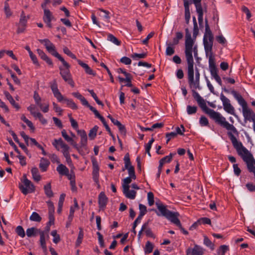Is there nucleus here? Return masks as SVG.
<instances>
[{
    "label": "nucleus",
    "mask_w": 255,
    "mask_h": 255,
    "mask_svg": "<svg viewBox=\"0 0 255 255\" xmlns=\"http://www.w3.org/2000/svg\"><path fill=\"white\" fill-rule=\"evenodd\" d=\"M197 103L202 110L206 114L208 115L210 118L214 120L216 123L226 128L227 130H231L235 134H238V131L235 127L233 125L227 122L225 118L222 116L219 113L216 112L213 110L209 108L207 106L203 99L201 100L200 102Z\"/></svg>",
    "instance_id": "1"
},
{
    "label": "nucleus",
    "mask_w": 255,
    "mask_h": 255,
    "mask_svg": "<svg viewBox=\"0 0 255 255\" xmlns=\"http://www.w3.org/2000/svg\"><path fill=\"white\" fill-rule=\"evenodd\" d=\"M185 31V55L187 63L189 65V69L191 66L192 67V64H194L193 57H197L198 55V47L197 45L194 46V41L192 39L191 34L188 28H186Z\"/></svg>",
    "instance_id": "2"
},
{
    "label": "nucleus",
    "mask_w": 255,
    "mask_h": 255,
    "mask_svg": "<svg viewBox=\"0 0 255 255\" xmlns=\"http://www.w3.org/2000/svg\"><path fill=\"white\" fill-rule=\"evenodd\" d=\"M39 41L41 43H44V45L47 51L53 56L58 58L63 64L65 68L61 66L59 67L60 74L62 75H68L70 73V65L64 60V59L56 51L54 45L50 42L48 39H40Z\"/></svg>",
    "instance_id": "3"
},
{
    "label": "nucleus",
    "mask_w": 255,
    "mask_h": 255,
    "mask_svg": "<svg viewBox=\"0 0 255 255\" xmlns=\"http://www.w3.org/2000/svg\"><path fill=\"white\" fill-rule=\"evenodd\" d=\"M187 75L188 83L191 88L194 89H200V73L197 68L195 70V79L194 78V64H192V67L189 69V65L187 66Z\"/></svg>",
    "instance_id": "4"
},
{
    "label": "nucleus",
    "mask_w": 255,
    "mask_h": 255,
    "mask_svg": "<svg viewBox=\"0 0 255 255\" xmlns=\"http://www.w3.org/2000/svg\"><path fill=\"white\" fill-rule=\"evenodd\" d=\"M155 205L160 213H159L156 210L153 209L152 210L155 211L156 214L158 216H164L166 219L170 220L171 222H172L173 220H175V219L179 216V214L178 212H171V211L166 209V206L163 205L162 203L156 202Z\"/></svg>",
    "instance_id": "5"
},
{
    "label": "nucleus",
    "mask_w": 255,
    "mask_h": 255,
    "mask_svg": "<svg viewBox=\"0 0 255 255\" xmlns=\"http://www.w3.org/2000/svg\"><path fill=\"white\" fill-rule=\"evenodd\" d=\"M228 134L232 141L234 147L236 149L238 154L240 155L242 158L243 157V156L247 155L250 153L249 150L243 146L242 143L238 141L236 137L231 132H228Z\"/></svg>",
    "instance_id": "6"
},
{
    "label": "nucleus",
    "mask_w": 255,
    "mask_h": 255,
    "mask_svg": "<svg viewBox=\"0 0 255 255\" xmlns=\"http://www.w3.org/2000/svg\"><path fill=\"white\" fill-rule=\"evenodd\" d=\"M209 69L211 76L215 79L217 82L222 86V82L220 77L218 74V69L216 67L215 59L212 56V53L210 55L209 58Z\"/></svg>",
    "instance_id": "7"
},
{
    "label": "nucleus",
    "mask_w": 255,
    "mask_h": 255,
    "mask_svg": "<svg viewBox=\"0 0 255 255\" xmlns=\"http://www.w3.org/2000/svg\"><path fill=\"white\" fill-rule=\"evenodd\" d=\"M23 185H19V188L24 195H27L28 193H32L34 191L35 187L33 183L28 180L26 174L23 175Z\"/></svg>",
    "instance_id": "8"
},
{
    "label": "nucleus",
    "mask_w": 255,
    "mask_h": 255,
    "mask_svg": "<svg viewBox=\"0 0 255 255\" xmlns=\"http://www.w3.org/2000/svg\"><path fill=\"white\" fill-rule=\"evenodd\" d=\"M243 160L246 163L248 169L250 172L255 175V160L253 155L250 152L243 156Z\"/></svg>",
    "instance_id": "9"
},
{
    "label": "nucleus",
    "mask_w": 255,
    "mask_h": 255,
    "mask_svg": "<svg viewBox=\"0 0 255 255\" xmlns=\"http://www.w3.org/2000/svg\"><path fill=\"white\" fill-rule=\"evenodd\" d=\"M48 2H44L42 3L41 7L44 9V15L43 17V21L47 24V25L49 28H52L51 20L54 19V17L52 15V13L50 10L46 9V5Z\"/></svg>",
    "instance_id": "10"
},
{
    "label": "nucleus",
    "mask_w": 255,
    "mask_h": 255,
    "mask_svg": "<svg viewBox=\"0 0 255 255\" xmlns=\"http://www.w3.org/2000/svg\"><path fill=\"white\" fill-rule=\"evenodd\" d=\"M29 16H27L26 18L24 11H21L19 23L17 24L18 27L16 31L17 33H22L24 31L26 26L27 19H29Z\"/></svg>",
    "instance_id": "11"
},
{
    "label": "nucleus",
    "mask_w": 255,
    "mask_h": 255,
    "mask_svg": "<svg viewBox=\"0 0 255 255\" xmlns=\"http://www.w3.org/2000/svg\"><path fill=\"white\" fill-rule=\"evenodd\" d=\"M92 165H93V171H92V176L93 180L96 182V183L98 185V187L100 188V185L99 184V166L98 163V162L96 159L92 160Z\"/></svg>",
    "instance_id": "12"
},
{
    "label": "nucleus",
    "mask_w": 255,
    "mask_h": 255,
    "mask_svg": "<svg viewBox=\"0 0 255 255\" xmlns=\"http://www.w3.org/2000/svg\"><path fill=\"white\" fill-rule=\"evenodd\" d=\"M50 88L53 93L54 97L59 102H61L64 99L63 96L62 95L58 89V85L55 79L50 83Z\"/></svg>",
    "instance_id": "13"
},
{
    "label": "nucleus",
    "mask_w": 255,
    "mask_h": 255,
    "mask_svg": "<svg viewBox=\"0 0 255 255\" xmlns=\"http://www.w3.org/2000/svg\"><path fill=\"white\" fill-rule=\"evenodd\" d=\"M221 100L223 102L224 110L228 113L233 114L234 108L230 104V100L226 98L223 94L221 95Z\"/></svg>",
    "instance_id": "14"
},
{
    "label": "nucleus",
    "mask_w": 255,
    "mask_h": 255,
    "mask_svg": "<svg viewBox=\"0 0 255 255\" xmlns=\"http://www.w3.org/2000/svg\"><path fill=\"white\" fill-rule=\"evenodd\" d=\"M186 255L191 254V255H203L204 253V250L201 247L195 245L193 249L188 248L186 250Z\"/></svg>",
    "instance_id": "15"
},
{
    "label": "nucleus",
    "mask_w": 255,
    "mask_h": 255,
    "mask_svg": "<svg viewBox=\"0 0 255 255\" xmlns=\"http://www.w3.org/2000/svg\"><path fill=\"white\" fill-rule=\"evenodd\" d=\"M77 133L81 137L80 144L83 147L85 151H87V135L86 131L84 130L78 129Z\"/></svg>",
    "instance_id": "16"
},
{
    "label": "nucleus",
    "mask_w": 255,
    "mask_h": 255,
    "mask_svg": "<svg viewBox=\"0 0 255 255\" xmlns=\"http://www.w3.org/2000/svg\"><path fill=\"white\" fill-rule=\"evenodd\" d=\"M108 198L104 192H101L98 196V204L101 209H104L107 204Z\"/></svg>",
    "instance_id": "17"
},
{
    "label": "nucleus",
    "mask_w": 255,
    "mask_h": 255,
    "mask_svg": "<svg viewBox=\"0 0 255 255\" xmlns=\"http://www.w3.org/2000/svg\"><path fill=\"white\" fill-rule=\"evenodd\" d=\"M243 114L245 119L255 122V113L248 107L243 109Z\"/></svg>",
    "instance_id": "18"
},
{
    "label": "nucleus",
    "mask_w": 255,
    "mask_h": 255,
    "mask_svg": "<svg viewBox=\"0 0 255 255\" xmlns=\"http://www.w3.org/2000/svg\"><path fill=\"white\" fill-rule=\"evenodd\" d=\"M194 4L196 7V11L198 15H203L204 10L206 11V7L202 6L201 0H190Z\"/></svg>",
    "instance_id": "19"
},
{
    "label": "nucleus",
    "mask_w": 255,
    "mask_h": 255,
    "mask_svg": "<svg viewBox=\"0 0 255 255\" xmlns=\"http://www.w3.org/2000/svg\"><path fill=\"white\" fill-rule=\"evenodd\" d=\"M231 93L234 98L238 101L239 104L242 107L243 109L248 107L247 102L239 93L235 90L232 91Z\"/></svg>",
    "instance_id": "20"
},
{
    "label": "nucleus",
    "mask_w": 255,
    "mask_h": 255,
    "mask_svg": "<svg viewBox=\"0 0 255 255\" xmlns=\"http://www.w3.org/2000/svg\"><path fill=\"white\" fill-rule=\"evenodd\" d=\"M205 32L204 36L203 39H205L206 40L209 39V41H211L213 40L214 37L212 34V32L210 29L209 25L208 24V19L205 18Z\"/></svg>",
    "instance_id": "21"
},
{
    "label": "nucleus",
    "mask_w": 255,
    "mask_h": 255,
    "mask_svg": "<svg viewBox=\"0 0 255 255\" xmlns=\"http://www.w3.org/2000/svg\"><path fill=\"white\" fill-rule=\"evenodd\" d=\"M77 62L78 64L85 69V72L87 74L93 76L96 75V73L93 71V70L88 66V64L83 62L80 60H77Z\"/></svg>",
    "instance_id": "22"
},
{
    "label": "nucleus",
    "mask_w": 255,
    "mask_h": 255,
    "mask_svg": "<svg viewBox=\"0 0 255 255\" xmlns=\"http://www.w3.org/2000/svg\"><path fill=\"white\" fill-rule=\"evenodd\" d=\"M4 95L14 108L16 109L17 110H18L20 109V106L18 105V104L15 103L13 98H12L11 95L8 92L4 91Z\"/></svg>",
    "instance_id": "23"
},
{
    "label": "nucleus",
    "mask_w": 255,
    "mask_h": 255,
    "mask_svg": "<svg viewBox=\"0 0 255 255\" xmlns=\"http://www.w3.org/2000/svg\"><path fill=\"white\" fill-rule=\"evenodd\" d=\"M49 164L50 162L48 161V160L42 157L40 159V162L39 163V168H40L42 171L45 172L47 170Z\"/></svg>",
    "instance_id": "24"
},
{
    "label": "nucleus",
    "mask_w": 255,
    "mask_h": 255,
    "mask_svg": "<svg viewBox=\"0 0 255 255\" xmlns=\"http://www.w3.org/2000/svg\"><path fill=\"white\" fill-rule=\"evenodd\" d=\"M57 171L58 173L62 175H69V169L68 168L62 164H59L57 168Z\"/></svg>",
    "instance_id": "25"
},
{
    "label": "nucleus",
    "mask_w": 255,
    "mask_h": 255,
    "mask_svg": "<svg viewBox=\"0 0 255 255\" xmlns=\"http://www.w3.org/2000/svg\"><path fill=\"white\" fill-rule=\"evenodd\" d=\"M213 40L208 41V40L203 39V43L204 46L206 55H207L209 51L211 52L212 49Z\"/></svg>",
    "instance_id": "26"
},
{
    "label": "nucleus",
    "mask_w": 255,
    "mask_h": 255,
    "mask_svg": "<svg viewBox=\"0 0 255 255\" xmlns=\"http://www.w3.org/2000/svg\"><path fill=\"white\" fill-rule=\"evenodd\" d=\"M123 193L127 198L130 199H134L136 194L134 190H129V187H128V189L126 191L123 189Z\"/></svg>",
    "instance_id": "27"
},
{
    "label": "nucleus",
    "mask_w": 255,
    "mask_h": 255,
    "mask_svg": "<svg viewBox=\"0 0 255 255\" xmlns=\"http://www.w3.org/2000/svg\"><path fill=\"white\" fill-rule=\"evenodd\" d=\"M72 95L74 96L75 98H77L81 102L82 104L86 106L88 105L89 103L87 101V100L79 92H74L72 93Z\"/></svg>",
    "instance_id": "28"
},
{
    "label": "nucleus",
    "mask_w": 255,
    "mask_h": 255,
    "mask_svg": "<svg viewBox=\"0 0 255 255\" xmlns=\"http://www.w3.org/2000/svg\"><path fill=\"white\" fill-rule=\"evenodd\" d=\"M31 173L33 179L36 182H38L41 180V176L39 174V171L37 167H33L31 169Z\"/></svg>",
    "instance_id": "29"
},
{
    "label": "nucleus",
    "mask_w": 255,
    "mask_h": 255,
    "mask_svg": "<svg viewBox=\"0 0 255 255\" xmlns=\"http://www.w3.org/2000/svg\"><path fill=\"white\" fill-rule=\"evenodd\" d=\"M44 190L45 195L49 198H51L53 196V193L51 190V183H47L44 186Z\"/></svg>",
    "instance_id": "30"
},
{
    "label": "nucleus",
    "mask_w": 255,
    "mask_h": 255,
    "mask_svg": "<svg viewBox=\"0 0 255 255\" xmlns=\"http://www.w3.org/2000/svg\"><path fill=\"white\" fill-rule=\"evenodd\" d=\"M183 38V34L181 32H177L175 33V36L172 40V45H176L179 44V41Z\"/></svg>",
    "instance_id": "31"
},
{
    "label": "nucleus",
    "mask_w": 255,
    "mask_h": 255,
    "mask_svg": "<svg viewBox=\"0 0 255 255\" xmlns=\"http://www.w3.org/2000/svg\"><path fill=\"white\" fill-rule=\"evenodd\" d=\"M40 234V245L42 248L43 249L44 251L47 250V247L46 246L45 239V234L43 231H41L39 232Z\"/></svg>",
    "instance_id": "32"
},
{
    "label": "nucleus",
    "mask_w": 255,
    "mask_h": 255,
    "mask_svg": "<svg viewBox=\"0 0 255 255\" xmlns=\"http://www.w3.org/2000/svg\"><path fill=\"white\" fill-rule=\"evenodd\" d=\"M62 78L65 81V82H67L68 84H69L72 87H74L75 86L74 82L73 81L72 75L71 74L62 75Z\"/></svg>",
    "instance_id": "33"
},
{
    "label": "nucleus",
    "mask_w": 255,
    "mask_h": 255,
    "mask_svg": "<svg viewBox=\"0 0 255 255\" xmlns=\"http://www.w3.org/2000/svg\"><path fill=\"white\" fill-rule=\"evenodd\" d=\"M167 47L166 49L165 53L167 56H171L175 53L174 48L173 47L174 45H172L171 43H167Z\"/></svg>",
    "instance_id": "34"
},
{
    "label": "nucleus",
    "mask_w": 255,
    "mask_h": 255,
    "mask_svg": "<svg viewBox=\"0 0 255 255\" xmlns=\"http://www.w3.org/2000/svg\"><path fill=\"white\" fill-rule=\"evenodd\" d=\"M172 223L174 224L176 226L179 227V228L180 229V230L182 232V233L184 235H188V232L187 231L185 230L182 226V225L181 224V222L178 217H177L175 220H173V221L172 222Z\"/></svg>",
    "instance_id": "35"
},
{
    "label": "nucleus",
    "mask_w": 255,
    "mask_h": 255,
    "mask_svg": "<svg viewBox=\"0 0 255 255\" xmlns=\"http://www.w3.org/2000/svg\"><path fill=\"white\" fill-rule=\"evenodd\" d=\"M70 143L71 144V145H72L73 146V147L75 149H76L78 150V152L80 154H81V155L85 154V153L86 151H85L84 149L83 148V147H82L81 145H80V146H79L78 145V144H77V143L76 142H75L73 139V141H70Z\"/></svg>",
    "instance_id": "36"
},
{
    "label": "nucleus",
    "mask_w": 255,
    "mask_h": 255,
    "mask_svg": "<svg viewBox=\"0 0 255 255\" xmlns=\"http://www.w3.org/2000/svg\"><path fill=\"white\" fill-rule=\"evenodd\" d=\"M132 177L129 176L123 180V183L122 184L123 188L126 191L128 189V187H129V184L131 182Z\"/></svg>",
    "instance_id": "37"
},
{
    "label": "nucleus",
    "mask_w": 255,
    "mask_h": 255,
    "mask_svg": "<svg viewBox=\"0 0 255 255\" xmlns=\"http://www.w3.org/2000/svg\"><path fill=\"white\" fill-rule=\"evenodd\" d=\"M229 250L228 246L221 245L217 250V252L218 255H225V253Z\"/></svg>",
    "instance_id": "38"
},
{
    "label": "nucleus",
    "mask_w": 255,
    "mask_h": 255,
    "mask_svg": "<svg viewBox=\"0 0 255 255\" xmlns=\"http://www.w3.org/2000/svg\"><path fill=\"white\" fill-rule=\"evenodd\" d=\"M38 231V230L34 227L28 228L26 231V235L28 237L36 236Z\"/></svg>",
    "instance_id": "39"
},
{
    "label": "nucleus",
    "mask_w": 255,
    "mask_h": 255,
    "mask_svg": "<svg viewBox=\"0 0 255 255\" xmlns=\"http://www.w3.org/2000/svg\"><path fill=\"white\" fill-rule=\"evenodd\" d=\"M29 219L31 221L40 222L42 220V218L37 213L34 212L30 216Z\"/></svg>",
    "instance_id": "40"
},
{
    "label": "nucleus",
    "mask_w": 255,
    "mask_h": 255,
    "mask_svg": "<svg viewBox=\"0 0 255 255\" xmlns=\"http://www.w3.org/2000/svg\"><path fill=\"white\" fill-rule=\"evenodd\" d=\"M99 127L97 126H95L90 130L89 133V137L90 139L93 140L95 138L97 135V132Z\"/></svg>",
    "instance_id": "41"
},
{
    "label": "nucleus",
    "mask_w": 255,
    "mask_h": 255,
    "mask_svg": "<svg viewBox=\"0 0 255 255\" xmlns=\"http://www.w3.org/2000/svg\"><path fill=\"white\" fill-rule=\"evenodd\" d=\"M64 101L68 106L70 107L73 110H77L78 109V106L77 105L73 102V101L71 99H68L67 98H64L63 100Z\"/></svg>",
    "instance_id": "42"
},
{
    "label": "nucleus",
    "mask_w": 255,
    "mask_h": 255,
    "mask_svg": "<svg viewBox=\"0 0 255 255\" xmlns=\"http://www.w3.org/2000/svg\"><path fill=\"white\" fill-rule=\"evenodd\" d=\"M125 169H127L128 170L129 176L132 177V179L134 180L136 179L134 168L132 165L128 167V168H123L122 171H124Z\"/></svg>",
    "instance_id": "43"
},
{
    "label": "nucleus",
    "mask_w": 255,
    "mask_h": 255,
    "mask_svg": "<svg viewBox=\"0 0 255 255\" xmlns=\"http://www.w3.org/2000/svg\"><path fill=\"white\" fill-rule=\"evenodd\" d=\"M153 249V244L149 241L146 243L145 247L144 248V252L145 254H149L152 252Z\"/></svg>",
    "instance_id": "44"
},
{
    "label": "nucleus",
    "mask_w": 255,
    "mask_h": 255,
    "mask_svg": "<svg viewBox=\"0 0 255 255\" xmlns=\"http://www.w3.org/2000/svg\"><path fill=\"white\" fill-rule=\"evenodd\" d=\"M204 244L208 247H209L211 250H214V245L212 243L210 240L206 236H204Z\"/></svg>",
    "instance_id": "45"
},
{
    "label": "nucleus",
    "mask_w": 255,
    "mask_h": 255,
    "mask_svg": "<svg viewBox=\"0 0 255 255\" xmlns=\"http://www.w3.org/2000/svg\"><path fill=\"white\" fill-rule=\"evenodd\" d=\"M108 40L111 41L117 45H120L121 43V41L118 40V38L111 34L108 35Z\"/></svg>",
    "instance_id": "46"
},
{
    "label": "nucleus",
    "mask_w": 255,
    "mask_h": 255,
    "mask_svg": "<svg viewBox=\"0 0 255 255\" xmlns=\"http://www.w3.org/2000/svg\"><path fill=\"white\" fill-rule=\"evenodd\" d=\"M86 107L89 108V109L94 113L95 116L97 118L99 119L100 120L104 118L100 114L99 112L94 107L91 106L89 104H88V105H87Z\"/></svg>",
    "instance_id": "47"
},
{
    "label": "nucleus",
    "mask_w": 255,
    "mask_h": 255,
    "mask_svg": "<svg viewBox=\"0 0 255 255\" xmlns=\"http://www.w3.org/2000/svg\"><path fill=\"white\" fill-rule=\"evenodd\" d=\"M15 232L18 236L21 238H24L25 236V232L21 226H18L15 229Z\"/></svg>",
    "instance_id": "48"
},
{
    "label": "nucleus",
    "mask_w": 255,
    "mask_h": 255,
    "mask_svg": "<svg viewBox=\"0 0 255 255\" xmlns=\"http://www.w3.org/2000/svg\"><path fill=\"white\" fill-rule=\"evenodd\" d=\"M124 160L125 162V167L124 168H128V167L132 166L128 153L126 154L124 158Z\"/></svg>",
    "instance_id": "49"
},
{
    "label": "nucleus",
    "mask_w": 255,
    "mask_h": 255,
    "mask_svg": "<svg viewBox=\"0 0 255 255\" xmlns=\"http://www.w3.org/2000/svg\"><path fill=\"white\" fill-rule=\"evenodd\" d=\"M74 213V210L73 209V207H71L70 208V214L68 216V221L67 222L66 225V228H68L70 226L71 222H72L73 218Z\"/></svg>",
    "instance_id": "50"
},
{
    "label": "nucleus",
    "mask_w": 255,
    "mask_h": 255,
    "mask_svg": "<svg viewBox=\"0 0 255 255\" xmlns=\"http://www.w3.org/2000/svg\"><path fill=\"white\" fill-rule=\"evenodd\" d=\"M147 200L148 205L150 206H151L154 204V194L152 192H149L147 193Z\"/></svg>",
    "instance_id": "51"
},
{
    "label": "nucleus",
    "mask_w": 255,
    "mask_h": 255,
    "mask_svg": "<svg viewBox=\"0 0 255 255\" xmlns=\"http://www.w3.org/2000/svg\"><path fill=\"white\" fill-rule=\"evenodd\" d=\"M36 105L41 109L44 113H47L49 110V104H43L41 103V102H39L36 104Z\"/></svg>",
    "instance_id": "52"
},
{
    "label": "nucleus",
    "mask_w": 255,
    "mask_h": 255,
    "mask_svg": "<svg viewBox=\"0 0 255 255\" xmlns=\"http://www.w3.org/2000/svg\"><path fill=\"white\" fill-rule=\"evenodd\" d=\"M175 154H176V153H170V154L169 155L163 157L160 160L161 161H162V162H163L164 163H169L171 161L173 156Z\"/></svg>",
    "instance_id": "53"
},
{
    "label": "nucleus",
    "mask_w": 255,
    "mask_h": 255,
    "mask_svg": "<svg viewBox=\"0 0 255 255\" xmlns=\"http://www.w3.org/2000/svg\"><path fill=\"white\" fill-rule=\"evenodd\" d=\"M197 110V107L196 106H191L190 105L187 106V112L189 115L195 114Z\"/></svg>",
    "instance_id": "54"
},
{
    "label": "nucleus",
    "mask_w": 255,
    "mask_h": 255,
    "mask_svg": "<svg viewBox=\"0 0 255 255\" xmlns=\"http://www.w3.org/2000/svg\"><path fill=\"white\" fill-rule=\"evenodd\" d=\"M4 12H5V13L7 17H9L12 15V12L10 10V9L9 8V5H8V3H7V2H4Z\"/></svg>",
    "instance_id": "55"
},
{
    "label": "nucleus",
    "mask_w": 255,
    "mask_h": 255,
    "mask_svg": "<svg viewBox=\"0 0 255 255\" xmlns=\"http://www.w3.org/2000/svg\"><path fill=\"white\" fill-rule=\"evenodd\" d=\"M100 65L104 68L106 71L108 72V75H109L110 76V81L112 83H114V77L110 71V70H109V69L108 68V67L103 62H102L100 64Z\"/></svg>",
    "instance_id": "56"
},
{
    "label": "nucleus",
    "mask_w": 255,
    "mask_h": 255,
    "mask_svg": "<svg viewBox=\"0 0 255 255\" xmlns=\"http://www.w3.org/2000/svg\"><path fill=\"white\" fill-rule=\"evenodd\" d=\"M61 134L63 138L67 141L70 142V141H73V138L70 137L66 132L65 129H63L61 131Z\"/></svg>",
    "instance_id": "57"
},
{
    "label": "nucleus",
    "mask_w": 255,
    "mask_h": 255,
    "mask_svg": "<svg viewBox=\"0 0 255 255\" xmlns=\"http://www.w3.org/2000/svg\"><path fill=\"white\" fill-rule=\"evenodd\" d=\"M177 136V133L175 132H171L166 133L165 136L167 138L166 143H167L171 138H174Z\"/></svg>",
    "instance_id": "58"
},
{
    "label": "nucleus",
    "mask_w": 255,
    "mask_h": 255,
    "mask_svg": "<svg viewBox=\"0 0 255 255\" xmlns=\"http://www.w3.org/2000/svg\"><path fill=\"white\" fill-rule=\"evenodd\" d=\"M139 214L142 216H144L147 212L146 207L141 204H139Z\"/></svg>",
    "instance_id": "59"
},
{
    "label": "nucleus",
    "mask_w": 255,
    "mask_h": 255,
    "mask_svg": "<svg viewBox=\"0 0 255 255\" xmlns=\"http://www.w3.org/2000/svg\"><path fill=\"white\" fill-rule=\"evenodd\" d=\"M63 52H64L65 54H67L72 59H76V56L74 54H73L67 47H65L63 48Z\"/></svg>",
    "instance_id": "60"
},
{
    "label": "nucleus",
    "mask_w": 255,
    "mask_h": 255,
    "mask_svg": "<svg viewBox=\"0 0 255 255\" xmlns=\"http://www.w3.org/2000/svg\"><path fill=\"white\" fill-rule=\"evenodd\" d=\"M198 221L200 223V225L202 224L210 225L211 224V220L206 217L201 218L198 219Z\"/></svg>",
    "instance_id": "61"
},
{
    "label": "nucleus",
    "mask_w": 255,
    "mask_h": 255,
    "mask_svg": "<svg viewBox=\"0 0 255 255\" xmlns=\"http://www.w3.org/2000/svg\"><path fill=\"white\" fill-rule=\"evenodd\" d=\"M97 235H98V240L100 247L102 248L105 247V246L103 235L99 232L97 233Z\"/></svg>",
    "instance_id": "62"
},
{
    "label": "nucleus",
    "mask_w": 255,
    "mask_h": 255,
    "mask_svg": "<svg viewBox=\"0 0 255 255\" xmlns=\"http://www.w3.org/2000/svg\"><path fill=\"white\" fill-rule=\"evenodd\" d=\"M199 123L202 126H207L209 125L208 119L204 116H202L200 118Z\"/></svg>",
    "instance_id": "63"
},
{
    "label": "nucleus",
    "mask_w": 255,
    "mask_h": 255,
    "mask_svg": "<svg viewBox=\"0 0 255 255\" xmlns=\"http://www.w3.org/2000/svg\"><path fill=\"white\" fill-rule=\"evenodd\" d=\"M120 62L125 65H129L131 63V60L129 58L124 56L120 59Z\"/></svg>",
    "instance_id": "64"
}]
</instances>
